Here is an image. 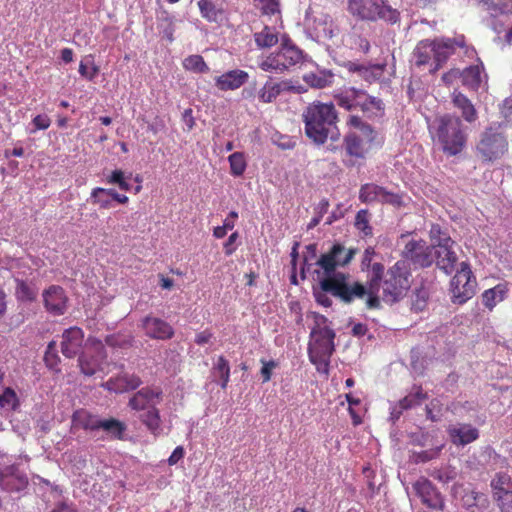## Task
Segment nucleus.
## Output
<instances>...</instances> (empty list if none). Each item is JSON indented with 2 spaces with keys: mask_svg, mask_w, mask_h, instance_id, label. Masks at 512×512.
<instances>
[{
  "mask_svg": "<svg viewBox=\"0 0 512 512\" xmlns=\"http://www.w3.org/2000/svg\"><path fill=\"white\" fill-rule=\"evenodd\" d=\"M350 278L349 274L339 273L321 280V287L344 303L367 296L368 309H380L381 301L388 305L401 301L411 287V273L405 260L397 261L386 272L382 263H374L368 287L357 281L351 282Z\"/></svg>",
  "mask_w": 512,
  "mask_h": 512,
  "instance_id": "1",
  "label": "nucleus"
},
{
  "mask_svg": "<svg viewBox=\"0 0 512 512\" xmlns=\"http://www.w3.org/2000/svg\"><path fill=\"white\" fill-rule=\"evenodd\" d=\"M305 133L316 144H323L330 136L334 139L337 112L333 103L315 102L309 105L303 114Z\"/></svg>",
  "mask_w": 512,
  "mask_h": 512,
  "instance_id": "2",
  "label": "nucleus"
},
{
  "mask_svg": "<svg viewBox=\"0 0 512 512\" xmlns=\"http://www.w3.org/2000/svg\"><path fill=\"white\" fill-rule=\"evenodd\" d=\"M337 105L347 111L359 109L368 118L384 114L385 105L381 98L369 95L365 90L349 87L334 95Z\"/></svg>",
  "mask_w": 512,
  "mask_h": 512,
  "instance_id": "3",
  "label": "nucleus"
},
{
  "mask_svg": "<svg viewBox=\"0 0 512 512\" xmlns=\"http://www.w3.org/2000/svg\"><path fill=\"white\" fill-rule=\"evenodd\" d=\"M435 136L443 151L450 156L460 153L466 144V134L460 118L450 114L435 120Z\"/></svg>",
  "mask_w": 512,
  "mask_h": 512,
  "instance_id": "4",
  "label": "nucleus"
},
{
  "mask_svg": "<svg viewBox=\"0 0 512 512\" xmlns=\"http://www.w3.org/2000/svg\"><path fill=\"white\" fill-rule=\"evenodd\" d=\"M313 342L309 344L308 354L310 361L317 366L318 371H328L330 358L335 351V332L328 326H317L312 329Z\"/></svg>",
  "mask_w": 512,
  "mask_h": 512,
  "instance_id": "5",
  "label": "nucleus"
},
{
  "mask_svg": "<svg viewBox=\"0 0 512 512\" xmlns=\"http://www.w3.org/2000/svg\"><path fill=\"white\" fill-rule=\"evenodd\" d=\"M302 59V51L287 35H283L279 49L263 59L259 63V68L265 72L283 73L300 63Z\"/></svg>",
  "mask_w": 512,
  "mask_h": 512,
  "instance_id": "6",
  "label": "nucleus"
},
{
  "mask_svg": "<svg viewBox=\"0 0 512 512\" xmlns=\"http://www.w3.org/2000/svg\"><path fill=\"white\" fill-rule=\"evenodd\" d=\"M349 13L361 20H385L391 24L399 21L400 13L385 4L384 0H348Z\"/></svg>",
  "mask_w": 512,
  "mask_h": 512,
  "instance_id": "7",
  "label": "nucleus"
},
{
  "mask_svg": "<svg viewBox=\"0 0 512 512\" xmlns=\"http://www.w3.org/2000/svg\"><path fill=\"white\" fill-rule=\"evenodd\" d=\"M476 278L467 262H461L450 282L451 300L454 304H464L471 299L476 292Z\"/></svg>",
  "mask_w": 512,
  "mask_h": 512,
  "instance_id": "8",
  "label": "nucleus"
},
{
  "mask_svg": "<svg viewBox=\"0 0 512 512\" xmlns=\"http://www.w3.org/2000/svg\"><path fill=\"white\" fill-rule=\"evenodd\" d=\"M357 252V248H346L341 243L333 244L332 247L326 253H323L316 262L325 275L322 280L336 275L335 271L338 267H345L349 265ZM339 273L340 272H337V274Z\"/></svg>",
  "mask_w": 512,
  "mask_h": 512,
  "instance_id": "9",
  "label": "nucleus"
},
{
  "mask_svg": "<svg viewBox=\"0 0 512 512\" xmlns=\"http://www.w3.org/2000/svg\"><path fill=\"white\" fill-rule=\"evenodd\" d=\"M508 150L505 136L489 127L481 134L476 145V152L485 162H492L502 157Z\"/></svg>",
  "mask_w": 512,
  "mask_h": 512,
  "instance_id": "10",
  "label": "nucleus"
},
{
  "mask_svg": "<svg viewBox=\"0 0 512 512\" xmlns=\"http://www.w3.org/2000/svg\"><path fill=\"white\" fill-rule=\"evenodd\" d=\"M106 358L102 341L88 338L85 351L79 356L78 362L81 372L86 376H93Z\"/></svg>",
  "mask_w": 512,
  "mask_h": 512,
  "instance_id": "11",
  "label": "nucleus"
},
{
  "mask_svg": "<svg viewBox=\"0 0 512 512\" xmlns=\"http://www.w3.org/2000/svg\"><path fill=\"white\" fill-rule=\"evenodd\" d=\"M405 260L410 261L414 267L427 268L434 262L433 247L423 239L408 241L402 251Z\"/></svg>",
  "mask_w": 512,
  "mask_h": 512,
  "instance_id": "12",
  "label": "nucleus"
},
{
  "mask_svg": "<svg viewBox=\"0 0 512 512\" xmlns=\"http://www.w3.org/2000/svg\"><path fill=\"white\" fill-rule=\"evenodd\" d=\"M433 49V63L430 73H435L443 67L450 56L455 53L456 47H464V36L458 38H438L431 40Z\"/></svg>",
  "mask_w": 512,
  "mask_h": 512,
  "instance_id": "13",
  "label": "nucleus"
},
{
  "mask_svg": "<svg viewBox=\"0 0 512 512\" xmlns=\"http://www.w3.org/2000/svg\"><path fill=\"white\" fill-rule=\"evenodd\" d=\"M492 496L501 512H512V478L504 472L491 480Z\"/></svg>",
  "mask_w": 512,
  "mask_h": 512,
  "instance_id": "14",
  "label": "nucleus"
},
{
  "mask_svg": "<svg viewBox=\"0 0 512 512\" xmlns=\"http://www.w3.org/2000/svg\"><path fill=\"white\" fill-rule=\"evenodd\" d=\"M162 395L159 387H142L129 398L128 407L136 412L151 409L162 401Z\"/></svg>",
  "mask_w": 512,
  "mask_h": 512,
  "instance_id": "15",
  "label": "nucleus"
},
{
  "mask_svg": "<svg viewBox=\"0 0 512 512\" xmlns=\"http://www.w3.org/2000/svg\"><path fill=\"white\" fill-rule=\"evenodd\" d=\"M376 137L377 133H373L371 136L367 134H358L356 132L348 133L344 137L346 154L351 158L365 159Z\"/></svg>",
  "mask_w": 512,
  "mask_h": 512,
  "instance_id": "16",
  "label": "nucleus"
},
{
  "mask_svg": "<svg viewBox=\"0 0 512 512\" xmlns=\"http://www.w3.org/2000/svg\"><path fill=\"white\" fill-rule=\"evenodd\" d=\"M28 478L15 465L0 469V487L6 492H20L28 486Z\"/></svg>",
  "mask_w": 512,
  "mask_h": 512,
  "instance_id": "17",
  "label": "nucleus"
},
{
  "mask_svg": "<svg viewBox=\"0 0 512 512\" xmlns=\"http://www.w3.org/2000/svg\"><path fill=\"white\" fill-rule=\"evenodd\" d=\"M413 488L424 505L435 510L444 509V501L441 494L428 479L423 477L418 479L414 483Z\"/></svg>",
  "mask_w": 512,
  "mask_h": 512,
  "instance_id": "18",
  "label": "nucleus"
},
{
  "mask_svg": "<svg viewBox=\"0 0 512 512\" xmlns=\"http://www.w3.org/2000/svg\"><path fill=\"white\" fill-rule=\"evenodd\" d=\"M142 383L139 375L123 371L116 376L110 377L102 384V387L110 392L121 394L138 389Z\"/></svg>",
  "mask_w": 512,
  "mask_h": 512,
  "instance_id": "19",
  "label": "nucleus"
},
{
  "mask_svg": "<svg viewBox=\"0 0 512 512\" xmlns=\"http://www.w3.org/2000/svg\"><path fill=\"white\" fill-rule=\"evenodd\" d=\"M43 300L45 308L53 315H63L67 309L68 298L65 290L58 285H52L44 290Z\"/></svg>",
  "mask_w": 512,
  "mask_h": 512,
  "instance_id": "20",
  "label": "nucleus"
},
{
  "mask_svg": "<svg viewBox=\"0 0 512 512\" xmlns=\"http://www.w3.org/2000/svg\"><path fill=\"white\" fill-rule=\"evenodd\" d=\"M142 326L145 330V334L153 339L167 340L171 339L174 335V330L171 325L157 317H145Z\"/></svg>",
  "mask_w": 512,
  "mask_h": 512,
  "instance_id": "21",
  "label": "nucleus"
},
{
  "mask_svg": "<svg viewBox=\"0 0 512 512\" xmlns=\"http://www.w3.org/2000/svg\"><path fill=\"white\" fill-rule=\"evenodd\" d=\"M84 341V332L79 327H70L63 332L61 351L67 358L77 355Z\"/></svg>",
  "mask_w": 512,
  "mask_h": 512,
  "instance_id": "22",
  "label": "nucleus"
},
{
  "mask_svg": "<svg viewBox=\"0 0 512 512\" xmlns=\"http://www.w3.org/2000/svg\"><path fill=\"white\" fill-rule=\"evenodd\" d=\"M249 79V74L241 69H234L215 78V86L220 91L236 90Z\"/></svg>",
  "mask_w": 512,
  "mask_h": 512,
  "instance_id": "23",
  "label": "nucleus"
},
{
  "mask_svg": "<svg viewBox=\"0 0 512 512\" xmlns=\"http://www.w3.org/2000/svg\"><path fill=\"white\" fill-rule=\"evenodd\" d=\"M451 442L455 445L465 446L479 438V430L470 424L451 425L447 429Z\"/></svg>",
  "mask_w": 512,
  "mask_h": 512,
  "instance_id": "24",
  "label": "nucleus"
},
{
  "mask_svg": "<svg viewBox=\"0 0 512 512\" xmlns=\"http://www.w3.org/2000/svg\"><path fill=\"white\" fill-rule=\"evenodd\" d=\"M71 421L73 429H82L87 432H95L100 430L102 419H100L97 415L92 414L88 410L81 408L73 412Z\"/></svg>",
  "mask_w": 512,
  "mask_h": 512,
  "instance_id": "25",
  "label": "nucleus"
},
{
  "mask_svg": "<svg viewBox=\"0 0 512 512\" xmlns=\"http://www.w3.org/2000/svg\"><path fill=\"white\" fill-rule=\"evenodd\" d=\"M290 89L291 86L286 81L274 82L269 80L266 81L262 88L258 91L257 98L260 103H272L283 91H288Z\"/></svg>",
  "mask_w": 512,
  "mask_h": 512,
  "instance_id": "26",
  "label": "nucleus"
},
{
  "mask_svg": "<svg viewBox=\"0 0 512 512\" xmlns=\"http://www.w3.org/2000/svg\"><path fill=\"white\" fill-rule=\"evenodd\" d=\"M452 248L453 246H448L434 250V259L436 258V265L446 274H451L454 271L458 260V257Z\"/></svg>",
  "mask_w": 512,
  "mask_h": 512,
  "instance_id": "27",
  "label": "nucleus"
},
{
  "mask_svg": "<svg viewBox=\"0 0 512 512\" xmlns=\"http://www.w3.org/2000/svg\"><path fill=\"white\" fill-rule=\"evenodd\" d=\"M452 103L454 107L461 111L462 117L465 121L472 123L477 119V111L467 96L455 90L452 93Z\"/></svg>",
  "mask_w": 512,
  "mask_h": 512,
  "instance_id": "28",
  "label": "nucleus"
},
{
  "mask_svg": "<svg viewBox=\"0 0 512 512\" xmlns=\"http://www.w3.org/2000/svg\"><path fill=\"white\" fill-rule=\"evenodd\" d=\"M508 293L506 284H497L495 287L485 290L482 293V303L490 311L500 302H502Z\"/></svg>",
  "mask_w": 512,
  "mask_h": 512,
  "instance_id": "29",
  "label": "nucleus"
},
{
  "mask_svg": "<svg viewBox=\"0 0 512 512\" xmlns=\"http://www.w3.org/2000/svg\"><path fill=\"white\" fill-rule=\"evenodd\" d=\"M142 412L143 413L139 415V419L142 422V424L145 425L147 430L154 436L160 435L162 431V420L160 416V411L157 408V406Z\"/></svg>",
  "mask_w": 512,
  "mask_h": 512,
  "instance_id": "30",
  "label": "nucleus"
},
{
  "mask_svg": "<svg viewBox=\"0 0 512 512\" xmlns=\"http://www.w3.org/2000/svg\"><path fill=\"white\" fill-rule=\"evenodd\" d=\"M198 7L201 16L210 22H216L223 14L222 2L220 0H200Z\"/></svg>",
  "mask_w": 512,
  "mask_h": 512,
  "instance_id": "31",
  "label": "nucleus"
},
{
  "mask_svg": "<svg viewBox=\"0 0 512 512\" xmlns=\"http://www.w3.org/2000/svg\"><path fill=\"white\" fill-rule=\"evenodd\" d=\"M386 188L374 183H366L360 187L359 200L362 203L370 204L374 202H382Z\"/></svg>",
  "mask_w": 512,
  "mask_h": 512,
  "instance_id": "32",
  "label": "nucleus"
},
{
  "mask_svg": "<svg viewBox=\"0 0 512 512\" xmlns=\"http://www.w3.org/2000/svg\"><path fill=\"white\" fill-rule=\"evenodd\" d=\"M433 49L434 46H432L431 40L425 39L420 41L413 50L415 65L422 67L429 64L431 59H433Z\"/></svg>",
  "mask_w": 512,
  "mask_h": 512,
  "instance_id": "33",
  "label": "nucleus"
},
{
  "mask_svg": "<svg viewBox=\"0 0 512 512\" xmlns=\"http://www.w3.org/2000/svg\"><path fill=\"white\" fill-rule=\"evenodd\" d=\"M429 236L431 240V247L436 250L441 247L454 246L455 242L452 240L446 230H443L439 224H432Z\"/></svg>",
  "mask_w": 512,
  "mask_h": 512,
  "instance_id": "34",
  "label": "nucleus"
},
{
  "mask_svg": "<svg viewBox=\"0 0 512 512\" xmlns=\"http://www.w3.org/2000/svg\"><path fill=\"white\" fill-rule=\"evenodd\" d=\"M427 398L428 395L423 391L421 386H414L413 390L398 402V406L400 408L398 414H401L404 410L420 405L422 401Z\"/></svg>",
  "mask_w": 512,
  "mask_h": 512,
  "instance_id": "35",
  "label": "nucleus"
},
{
  "mask_svg": "<svg viewBox=\"0 0 512 512\" xmlns=\"http://www.w3.org/2000/svg\"><path fill=\"white\" fill-rule=\"evenodd\" d=\"M254 40L258 48H271L278 43L279 37L274 28L264 26L260 32L254 33Z\"/></svg>",
  "mask_w": 512,
  "mask_h": 512,
  "instance_id": "36",
  "label": "nucleus"
},
{
  "mask_svg": "<svg viewBox=\"0 0 512 512\" xmlns=\"http://www.w3.org/2000/svg\"><path fill=\"white\" fill-rule=\"evenodd\" d=\"M100 429L105 431L111 438L122 440L126 431V425L118 419L108 418L102 419Z\"/></svg>",
  "mask_w": 512,
  "mask_h": 512,
  "instance_id": "37",
  "label": "nucleus"
},
{
  "mask_svg": "<svg viewBox=\"0 0 512 512\" xmlns=\"http://www.w3.org/2000/svg\"><path fill=\"white\" fill-rule=\"evenodd\" d=\"M183 68L187 71L203 74L210 71L209 66L201 55L193 54L187 56L182 62Z\"/></svg>",
  "mask_w": 512,
  "mask_h": 512,
  "instance_id": "38",
  "label": "nucleus"
},
{
  "mask_svg": "<svg viewBox=\"0 0 512 512\" xmlns=\"http://www.w3.org/2000/svg\"><path fill=\"white\" fill-rule=\"evenodd\" d=\"M459 76L462 77V82L465 86L476 90L481 83V68L478 65L469 66Z\"/></svg>",
  "mask_w": 512,
  "mask_h": 512,
  "instance_id": "39",
  "label": "nucleus"
},
{
  "mask_svg": "<svg viewBox=\"0 0 512 512\" xmlns=\"http://www.w3.org/2000/svg\"><path fill=\"white\" fill-rule=\"evenodd\" d=\"M37 289L26 281L16 279L15 296L21 302H33L37 298Z\"/></svg>",
  "mask_w": 512,
  "mask_h": 512,
  "instance_id": "40",
  "label": "nucleus"
},
{
  "mask_svg": "<svg viewBox=\"0 0 512 512\" xmlns=\"http://www.w3.org/2000/svg\"><path fill=\"white\" fill-rule=\"evenodd\" d=\"M334 75L331 72L311 73L305 76V81L314 88H325L331 86Z\"/></svg>",
  "mask_w": 512,
  "mask_h": 512,
  "instance_id": "41",
  "label": "nucleus"
},
{
  "mask_svg": "<svg viewBox=\"0 0 512 512\" xmlns=\"http://www.w3.org/2000/svg\"><path fill=\"white\" fill-rule=\"evenodd\" d=\"M228 161L230 164V173L235 176L239 177L243 175V173L246 170L247 163L245 156L242 152H234L228 157Z\"/></svg>",
  "mask_w": 512,
  "mask_h": 512,
  "instance_id": "42",
  "label": "nucleus"
},
{
  "mask_svg": "<svg viewBox=\"0 0 512 512\" xmlns=\"http://www.w3.org/2000/svg\"><path fill=\"white\" fill-rule=\"evenodd\" d=\"M213 369L221 379V388L226 389L230 381V365L228 360L224 356H219Z\"/></svg>",
  "mask_w": 512,
  "mask_h": 512,
  "instance_id": "43",
  "label": "nucleus"
},
{
  "mask_svg": "<svg viewBox=\"0 0 512 512\" xmlns=\"http://www.w3.org/2000/svg\"><path fill=\"white\" fill-rule=\"evenodd\" d=\"M347 125L358 129L360 134H367L371 136L373 133H377L370 124L364 122L362 118L357 115H350L347 119Z\"/></svg>",
  "mask_w": 512,
  "mask_h": 512,
  "instance_id": "44",
  "label": "nucleus"
},
{
  "mask_svg": "<svg viewBox=\"0 0 512 512\" xmlns=\"http://www.w3.org/2000/svg\"><path fill=\"white\" fill-rule=\"evenodd\" d=\"M106 192L105 188L96 187L92 189L90 194V200L93 204H98L102 209H108L111 207V200L104 195Z\"/></svg>",
  "mask_w": 512,
  "mask_h": 512,
  "instance_id": "45",
  "label": "nucleus"
},
{
  "mask_svg": "<svg viewBox=\"0 0 512 512\" xmlns=\"http://www.w3.org/2000/svg\"><path fill=\"white\" fill-rule=\"evenodd\" d=\"M0 406L1 407H10L12 410H16L19 406V400L16 395V392L10 388L7 387L3 391L2 394H0Z\"/></svg>",
  "mask_w": 512,
  "mask_h": 512,
  "instance_id": "46",
  "label": "nucleus"
},
{
  "mask_svg": "<svg viewBox=\"0 0 512 512\" xmlns=\"http://www.w3.org/2000/svg\"><path fill=\"white\" fill-rule=\"evenodd\" d=\"M426 417L432 422H437L441 418L442 404L438 399H432L425 407Z\"/></svg>",
  "mask_w": 512,
  "mask_h": 512,
  "instance_id": "47",
  "label": "nucleus"
},
{
  "mask_svg": "<svg viewBox=\"0 0 512 512\" xmlns=\"http://www.w3.org/2000/svg\"><path fill=\"white\" fill-rule=\"evenodd\" d=\"M355 226L358 230L362 231L365 236L372 233V228L368 221V212L366 210L358 211L355 218Z\"/></svg>",
  "mask_w": 512,
  "mask_h": 512,
  "instance_id": "48",
  "label": "nucleus"
},
{
  "mask_svg": "<svg viewBox=\"0 0 512 512\" xmlns=\"http://www.w3.org/2000/svg\"><path fill=\"white\" fill-rule=\"evenodd\" d=\"M262 367L260 370V375L262 378V383H267L271 380L273 370L279 366V363L275 360H260Z\"/></svg>",
  "mask_w": 512,
  "mask_h": 512,
  "instance_id": "49",
  "label": "nucleus"
},
{
  "mask_svg": "<svg viewBox=\"0 0 512 512\" xmlns=\"http://www.w3.org/2000/svg\"><path fill=\"white\" fill-rule=\"evenodd\" d=\"M108 182L117 184L119 188L124 191H129L131 188L130 184L125 180L122 170H114L108 178Z\"/></svg>",
  "mask_w": 512,
  "mask_h": 512,
  "instance_id": "50",
  "label": "nucleus"
},
{
  "mask_svg": "<svg viewBox=\"0 0 512 512\" xmlns=\"http://www.w3.org/2000/svg\"><path fill=\"white\" fill-rule=\"evenodd\" d=\"M484 499V494L477 492L475 490H469L465 493V495L462 498L463 505L467 508H472L474 506H477V503Z\"/></svg>",
  "mask_w": 512,
  "mask_h": 512,
  "instance_id": "51",
  "label": "nucleus"
},
{
  "mask_svg": "<svg viewBox=\"0 0 512 512\" xmlns=\"http://www.w3.org/2000/svg\"><path fill=\"white\" fill-rule=\"evenodd\" d=\"M381 203L401 207L403 205V195L386 189Z\"/></svg>",
  "mask_w": 512,
  "mask_h": 512,
  "instance_id": "52",
  "label": "nucleus"
},
{
  "mask_svg": "<svg viewBox=\"0 0 512 512\" xmlns=\"http://www.w3.org/2000/svg\"><path fill=\"white\" fill-rule=\"evenodd\" d=\"M367 73H361L360 77L365 81L371 83L380 78L382 68L379 65L366 66Z\"/></svg>",
  "mask_w": 512,
  "mask_h": 512,
  "instance_id": "53",
  "label": "nucleus"
},
{
  "mask_svg": "<svg viewBox=\"0 0 512 512\" xmlns=\"http://www.w3.org/2000/svg\"><path fill=\"white\" fill-rule=\"evenodd\" d=\"M264 14L274 15L279 12L278 0H259Z\"/></svg>",
  "mask_w": 512,
  "mask_h": 512,
  "instance_id": "54",
  "label": "nucleus"
},
{
  "mask_svg": "<svg viewBox=\"0 0 512 512\" xmlns=\"http://www.w3.org/2000/svg\"><path fill=\"white\" fill-rule=\"evenodd\" d=\"M374 254H375L374 248L368 247L365 249L363 256H362V260H361V269L363 271L368 270L370 267L372 268L373 264H371V262H372V258L374 256Z\"/></svg>",
  "mask_w": 512,
  "mask_h": 512,
  "instance_id": "55",
  "label": "nucleus"
},
{
  "mask_svg": "<svg viewBox=\"0 0 512 512\" xmlns=\"http://www.w3.org/2000/svg\"><path fill=\"white\" fill-rule=\"evenodd\" d=\"M32 122L38 130H46L51 124V120L47 115H37L33 118Z\"/></svg>",
  "mask_w": 512,
  "mask_h": 512,
  "instance_id": "56",
  "label": "nucleus"
},
{
  "mask_svg": "<svg viewBox=\"0 0 512 512\" xmlns=\"http://www.w3.org/2000/svg\"><path fill=\"white\" fill-rule=\"evenodd\" d=\"M426 296L424 292H418L412 302V309L415 312L423 311L426 306Z\"/></svg>",
  "mask_w": 512,
  "mask_h": 512,
  "instance_id": "57",
  "label": "nucleus"
},
{
  "mask_svg": "<svg viewBox=\"0 0 512 512\" xmlns=\"http://www.w3.org/2000/svg\"><path fill=\"white\" fill-rule=\"evenodd\" d=\"M212 338H213V333L210 330L205 329L196 334L194 341L197 345L202 346V345L209 343Z\"/></svg>",
  "mask_w": 512,
  "mask_h": 512,
  "instance_id": "58",
  "label": "nucleus"
},
{
  "mask_svg": "<svg viewBox=\"0 0 512 512\" xmlns=\"http://www.w3.org/2000/svg\"><path fill=\"white\" fill-rule=\"evenodd\" d=\"M437 455V451H421L419 453H415L413 458L415 463H425L430 461Z\"/></svg>",
  "mask_w": 512,
  "mask_h": 512,
  "instance_id": "59",
  "label": "nucleus"
},
{
  "mask_svg": "<svg viewBox=\"0 0 512 512\" xmlns=\"http://www.w3.org/2000/svg\"><path fill=\"white\" fill-rule=\"evenodd\" d=\"M53 347H54V342H51L48 345L47 351H46L45 356H44V360L46 362V365L51 367V368L56 366L58 361H59L58 356L51 352Z\"/></svg>",
  "mask_w": 512,
  "mask_h": 512,
  "instance_id": "60",
  "label": "nucleus"
},
{
  "mask_svg": "<svg viewBox=\"0 0 512 512\" xmlns=\"http://www.w3.org/2000/svg\"><path fill=\"white\" fill-rule=\"evenodd\" d=\"M185 451L182 446H177L170 457L168 458V464L170 466H173L178 463L179 460H181L184 457Z\"/></svg>",
  "mask_w": 512,
  "mask_h": 512,
  "instance_id": "61",
  "label": "nucleus"
},
{
  "mask_svg": "<svg viewBox=\"0 0 512 512\" xmlns=\"http://www.w3.org/2000/svg\"><path fill=\"white\" fill-rule=\"evenodd\" d=\"M320 288H322L320 286ZM322 292L315 293L316 301L321 304L324 307H330L332 305V300L326 295V293H329L328 291H324L321 289Z\"/></svg>",
  "mask_w": 512,
  "mask_h": 512,
  "instance_id": "62",
  "label": "nucleus"
},
{
  "mask_svg": "<svg viewBox=\"0 0 512 512\" xmlns=\"http://www.w3.org/2000/svg\"><path fill=\"white\" fill-rule=\"evenodd\" d=\"M166 22H167V25L163 29V36L171 43L174 41L175 28H174V24L172 21L166 20Z\"/></svg>",
  "mask_w": 512,
  "mask_h": 512,
  "instance_id": "63",
  "label": "nucleus"
},
{
  "mask_svg": "<svg viewBox=\"0 0 512 512\" xmlns=\"http://www.w3.org/2000/svg\"><path fill=\"white\" fill-rule=\"evenodd\" d=\"M459 74H460V72L458 70L451 69L450 71H448L442 75V81L445 84L449 85L453 82L454 79L459 77Z\"/></svg>",
  "mask_w": 512,
  "mask_h": 512,
  "instance_id": "64",
  "label": "nucleus"
}]
</instances>
